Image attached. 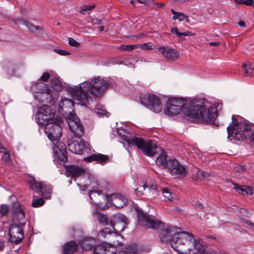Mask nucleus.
Here are the masks:
<instances>
[{
	"mask_svg": "<svg viewBox=\"0 0 254 254\" xmlns=\"http://www.w3.org/2000/svg\"><path fill=\"white\" fill-rule=\"evenodd\" d=\"M181 111L187 120L203 124H213L217 117L215 112L205 109L196 100L188 102L182 98L171 97L168 99L164 109L166 115L174 116Z\"/></svg>",
	"mask_w": 254,
	"mask_h": 254,
	"instance_id": "nucleus-1",
	"label": "nucleus"
},
{
	"mask_svg": "<svg viewBox=\"0 0 254 254\" xmlns=\"http://www.w3.org/2000/svg\"><path fill=\"white\" fill-rule=\"evenodd\" d=\"M110 85L108 81L99 76L86 81L73 87H68L67 90L74 100L81 104H89L92 98L89 94L96 97L102 96Z\"/></svg>",
	"mask_w": 254,
	"mask_h": 254,
	"instance_id": "nucleus-2",
	"label": "nucleus"
},
{
	"mask_svg": "<svg viewBox=\"0 0 254 254\" xmlns=\"http://www.w3.org/2000/svg\"><path fill=\"white\" fill-rule=\"evenodd\" d=\"M252 125H249L243 121L240 116L233 115L232 123L227 127L228 138L230 140L235 139L243 141L248 136H250L254 141V131L251 133Z\"/></svg>",
	"mask_w": 254,
	"mask_h": 254,
	"instance_id": "nucleus-3",
	"label": "nucleus"
},
{
	"mask_svg": "<svg viewBox=\"0 0 254 254\" xmlns=\"http://www.w3.org/2000/svg\"><path fill=\"white\" fill-rule=\"evenodd\" d=\"M118 134L122 140L127 143L128 146H136L147 156L152 157L156 152L157 146L150 140H145L136 136L130 138V134H126L124 130L118 131Z\"/></svg>",
	"mask_w": 254,
	"mask_h": 254,
	"instance_id": "nucleus-4",
	"label": "nucleus"
},
{
	"mask_svg": "<svg viewBox=\"0 0 254 254\" xmlns=\"http://www.w3.org/2000/svg\"><path fill=\"white\" fill-rule=\"evenodd\" d=\"M191 240H193V235L191 233L185 231L177 232L172 235L170 245L178 253L185 254L187 250H191Z\"/></svg>",
	"mask_w": 254,
	"mask_h": 254,
	"instance_id": "nucleus-5",
	"label": "nucleus"
},
{
	"mask_svg": "<svg viewBox=\"0 0 254 254\" xmlns=\"http://www.w3.org/2000/svg\"><path fill=\"white\" fill-rule=\"evenodd\" d=\"M54 114L50 106L44 105L40 107L36 114V122L39 125H45L53 121Z\"/></svg>",
	"mask_w": 254,
	"mask_h": 254,
	"instance_id": "nucleus-6",
	"label": "nucleus"
},
{
	"mask_svg": "<svg viewBox=\"0 0 254 254\" xmlns=\"http://www.w3.org/2000/svg\"><path fill=\"white\" fill-rule=\"evenodd\" d=\"M70 130L74 135L80 138L84 134V129L79 119L75 115L70 113L67 119Z\"/></svg>",
	"mask_w": 254,
	"mask_h": 254,
	"instance_id": "nucleus-7",
	"label": "nucleus"
},
{
	"mask_svg": "<svg viewBox=\"0 0 254 254\" xmlns=\"http://www.w3.org/2000/svg\"><path fill=\"white\" fill-rule=\"evenodd\" d=\"M141 103L147 107H149L155 113L161 112L162 105L159 98L153 94L142 96L140 99Z\"/></svg>",
	"mask_w": 254,
	"mask_h": 254,
	"instance_id": "nucleus-8",
	"label": "nucleus"
},
{
	"mask_svg": "<svg viewBox=\"0 0 254 254\" xmlns=\"http://www.w3.org/2000/svg\"><path fill=\"white\" fill-rule=\"evenodd\" d=\"M59 123L60 124L61 122H58V123L51 122L44 125L45 133L52 142L58 141L62 136V128Z\"/></svg>",
	"mask_w": 254,
	"mask_h": 254,
	"instance_id": "nucleus-9",
	"label": "nucleus"
},
{
	"mask_svg": "<svg viewBox=\"0 0 254 254\" xmlns=\"http://www.w3.org/2000/svg\"><path fill=\"white\" fill-rule=\"evenodd\" d=\"M166 169L173 176L184 177L187 175V171L184 166L181 165L176 159H169Z\"/></svg>",
	"mask_w": 254,
	"mask_h": 254,
	"instance_id": "nucleus-10",
	"label": "nucleus"
},
{
	"mask_svg": "<svg viewBox=\"0 0 254 254\" xmlns=\"http://www.w3.org/2000/svg\"><path fill=\"white\" fill-rule=\"evenodd\" d=\"M137 214L138 224L145 228H155L157 225H160L161 223L151 219L149 215L143 212L138 208H136Z\"/></svg>",
	"mask_w": 254,
	"mask_h": 254,
	"instance_id": "nucleus-11",
	"label": "nucleus"
},
{
	"mask_svg": "<svg viewBox=\"0 0 254 254\" xmlns=\"http://www.w3.org/2000/svg\"><path fill=\"white\" fill-rule=\"evenodd\" d=\"M9 241L11 243L19 244L24 237L23 230L21 227L17 224L10 225L9 228Z\"/></svg>",
	"mask_w": 254,
	"mask_h": 254,
	"instance_id": "nucleus-12",
	"label": "nucleus"
},
{
	"mask_svg": "<svg viewBox=\"0 0 254 254\" xmlns=\"http://www.w3.org/2000/svg\"><path fill=\"white\" fill-rule=\"evenodd\" d=\"M128 223L127 217L122 214H116L113 216V220L110 221V225L115 231H123Z\"/></svg>",
	"mask_w": 254,
	"mask_h": 254,
	"instance_id": "nucleus-13",
	"label": "nucleus"
},
{
	"mask_svg": "<svg viewBox=\"0 0 254 254\" xmlns=\"http://www.w3.org/2000/svg\"><path fill=\"white\" fill-rule=\"evenodd\" d=\"M104 196L107 202L112 204L118 208L122 207L127 203V199L121 194H105Z\"/></svg>",
	"mask_w": 254,
	"mask_h": 254,
	"instance_id": "nucleus-14",
	"label": "nucleus"
},
{
	"mask_svg": "<svg viewBox=\"0 0 254 254\" xmlns=\"http://www.w3.org/2000/svg\"><path fill=\"white\" fill-rule=\"evenodd\" d=\"M11 217L14 222L17 221L20 224H23L25 220V214L18 202H14L11 207Z\"/></svg>",
	"mask_w": 254,
	"mask_h": 254,
	"instance_id": "nucleus-15",
	"label": "nucleus"
},
{
	"mask_svg": "<svg viewBox=\"0 0 254 254\" xmlns=\"http://www.w3.org/2000/svg\"><path fill=\"white\" fill-rule=\"evenodd\" d=\"M87 144L82 139L79 142L73 140L68 143V147L71 152L77 154H82L86 149Z\"/></svg>",
	"mask_w": 254,
	"mask_h": 254,
	"instance_id": "nucleus-16",
	"label": "nucleus"
},
{
	"mask_svg": "<svg viewBox=\"0 0 254 254\" xmlns=\"http://www.w3.org/2000/svg\"><path fill=\"white\" fill-rule=\"evenodd\" d=\"M164 57L168 61H172L179 57V52L175 49L170 48L168 47H161L158 49Z\"/></svg>",
	"mask_w": 254,
	"mask_h": 254,
	"instance_id": "nucleus-17",
	"label": "nucleus"
},
{
	"mask_svg": "<svg viewBox=\"0 0 254 254\" xmlns=\"http://www.w3.org/2000/svg\"><path fill=\"white\" fill-rule=\"evenodd\" d=\"M54 152L55 157L60 161L63 162L67 161V152L64 144L62 142H57V144H55L54 147Z\"/></svg>",
	"mask_w": 254,
	"mask_h": 254,
	"instance_id": "nucleus-18",
	"label": "nucleus"
},
{
	"mask_svg": "<svg viewBox=\"0 0 254 254\" xmlns=\"http://www.w3.org/2000/svg\"><path fill=\"white\" fill-rule=\"evenodd\" d=\"M66 175L72 178H77L84 174L86 170L80 166L73 165H66L65 167Z\"/></svg>",
	"mask_w": 254,
	"mask_h": 254,
	"instance_id": "nucleus-19",
	"label": "nucleus"
},
{
	"mask_svg": "<svg viewBox=\"0 0 254 254\" xmlns=\"http://www.w3.org/2000/svg\"><path fill=\"white\" fill-rule=\"evenodd\" d=\"M83 160L89 163L96 161L101 164H104L108 162L109 157L106 155L97 153L92 154L89 156L84 158Z\"/></svg>",
	"mask_w": 254,
	"mask_h": 254,
	"instance_id": "nucleus-20",
	"label": "nucleus"
},
{
	"mask_svg": "<svg viewBox=\"0 0 254 254\" xmlns=\"http://www.w3.org/2000/svg\"><path fill=\"white\" fill-rule=\"evenodd\" d=\"M83 250L91 251L96 245V239L90 237L83 238L78 242Z\"/></svg>",
	"mask_w": 254,
	"mask_h": 254,
	"instance_id": "nucleus-21",
	"label": "nucleus"
},
{
	"mask_svg": "<svg viewBox=\"0 0 254 254\" xmlns=\"http://www.w3.org/2000/svg\"><path fill=\"white\" fill-rule=\"evenodd\" d=\"M176 228L172 226H166L160 231V240L163 243H167L171 241V236L173 232L176 231Z\"/></svg>",
	"mask_w": 254,
	"mask_h": 254,
	"instance_id": "nucleus-22",
	"label": "nucleus"
},
{
	"mask_svg": "<svg viewBox=\"0 0 254 254\" xmlns=\"http://www.w3.org/2000/svg\"><path fill=\"white\" fill-rule=\"evenodd\" d=\"M232 184L235 190L240 194L246 195H252L253 194V190L251 187L241 186L233 182H232Z\"/></svg>",
	"mask_w": 254,
	"mask_h": 254,
	"instance_id": "nucleus-23",
	"label": "nucleus"
},
{
	"mask_svg": "<svg viewBox=\"0 0 254 254\" xmlns=\"http://www.w3.org/2000/svg\"><path fill=\"white\" fill-rule=\"evenodd\" d=\"M76 250V244L73 241L67 242L63 247L62 254H73Z\"/></svg>",
	"mask_w": 254,
	"mask_h": 254,
	"instance_id": "nucleus-24",
	"label": "nucleus"
},
{
	"mask_svg": "<svg viewBox=\"0 0 254 254\" xmlns=\"http://www.w3.org/2000/svg\"><path fill=\"white\" fill-rule=\"evenodd\" d=\"M171 32L172 34L176 35L180 42L184 41L185 39V36H191L193 35V34L190 31H186L183 33L179 32L178 28L177 27L172 28L171 29Z\"/></svg>",
	"mask_w": 254,
	"mask_h": 254,
	"instance_id": "nucleus-25",
	"label": "nucleus"
},
{
	"mask_svg": "<svg viewBox=\"0 0 254 254\" xmlns=\"http://www.w3.org/2000/svg\"><path fill=\"white\" fill-rule=\"evenodd\" d=\"M29 185L33 190L40 193L44 187V184L42 182H38L36 181L35 178H32V179L29 181Z\"/></svg>",
	"mask_w": 254,
	"mask_h": 254,
	"instance_id": "nucleus-26",
	"label": "nucleus"
},
{
	"mask_svg": "<svg viewBox=\"0 0 254 254\" xmlns=\"http://www.w3.org/2000/svg\"><path fill=\"white\" fill-rule=\"evenodd\" d=\"M167 155L166 152L162 153L156 159V164L163 169H166L168 166Z\"/></svg>",
	"mask_w": 254,
	"mask_h": 254,
	"instance_id": "nucleus-27",
	"label": "nucleus"
},
{
	"mask_svg": "<svg viewBox=\"0 0 254 254\" xmlns=\"http://www.w3.org/2000/svg\"><path fill=\"white\" fill-rule=\"evenodd\" d=\"M51 86L56 91H61L63 89V84L60 77H54L51 78Z\"/></svg>",
	"mask_w": 254,
	"mask_h": 254,
	"instance_id": "nucleus-28",
	"label": "nucleus"
},
{
	"mask_svg": "<svg viewBox=\"0 0 254 254\" xmlns=\"http://www.w3.org/2000/svg\"><path fill=\"white\" fill-rule=\"evenodd\" d=\"M137 247L135 245H132L123 248L118 254H137Z\"/></svg>",
	"mask_w": 254,
	"mask_h": 254,
	"instance_id": "nucleus-29",
	"label": "nucleus"
},
{
	"mask_svg": "<svg viewBox=\"0 0 254 254\" xmlns=\"http://www.w3.org/2000/svg\"><path fill=\"white\" fill-rule=\"evenodd\" d=\"M15 23L16 24H22L25 25L27 27L28 30L30 32H35L37 31V30L41 29L39 26L33 25L32 24L30 23L28 21H25V20H15Z\"/></svg>",
	"mask_w": 254,
	"mask_h": 254,
	"instance_id": "nucleus-30",
	"label": "nucleus"
},
{
	"mask_svg": "<svg viewBox=\"0 0 254 254\" xmlns=\"http://www.w3.org/2000/svg\"><path fill=\"white\" fill-rule=\"evenodd\" d=\"M37 86L38 92L46 93L47 95H50L51 97H52V90L47 84L39 83L37 84Z\"/></svg>",
	"mask_w": 254,
	"mask_h": 254,
	"instance_id": "nucleus-31",
	"label": "nucleus"
},
{
	"mask_svg": "<svg viewBox=\"0 0 254 254\" xmlns=\"http://www.w3.org/2000/svg\"><path fill=\"white\" fill-rule=\"evenodd\" d=\"M52 188L50 185H46L44 184V187L40 192L41 195L44 198L49 199L51 197L52 193Z\"/></svg>",
	"mask_w": 254,
	"mask_h": 254,
	"instance_id": "nucleus-32",
	"label": "nucleus"
},
{
	"mask_svg": "<svg viewBox=\"0 0 254 254\" xmlns=\"http://www.w3.org/2000/svg\"><path fill=\"white\" fill-rule=\"evenodd\" d=\"M242 68L245 76H251L253 74L254 67L251 64H242Z\"/></svg>",
	"mask_w": 254,
	"mask_h": 254,
	"instance_id": "nucleus-33",
	"label": "nucleus"
},
{
	"mask_svg": "<svg viewBox=\"0 0 254 254\" xmlns=\"http://www.w3.org/2000/svg\"><path fill=\"white\" fill-rule=\"evenodd\" d=\"M106 249V243H102L100 244L96 245L93 248V251L94 254H104Z\"/></svg>",
	"mask_w": 254,
	"mask_h": 254,
	"instance_id": "nucleus-34",
	"label": "nucleus"
},
{
	"mask_svg": "<svg viewBox=\"0 0 254 254\" xmlns=\"http://www.w3.org/2000/svg\"><path fill=\"white\" fill-rule=\"evenodd\" d=\"M45 200L43 198L34 196L31 205L33 207H39L43 206Z\"/></svg>",
	"mask_w": 254,
	"mask_h": 254,
	"instance_id": "nucleus-35",
	"label": "nucleus"
},
{
	"mask_svg": "<svg viewBox=\"0 0 254 254\" xmlns=\"http://www.w3.org/2000/svg\"><path fill=\"white\" fill-rule=\"evenodd\" d=\"M117 249L113 245L106 243V249L104 254H116Z\"/></svg>",
	"mask_w": 254,
	"mask_h": 254,
	"instance_id": "nucleus-36",
	"label": "nucleus"
},
{
	"mask_svg": "<svg viewBox=\"0 0 254 254\" xmlns=\"http://www.w3.org/2000/svg\"><path fill=\"white\" fill-rule=\"evenodd\" d=\"M210 176V173L205 171L198 170L196 173V177L200 180H207Z\"/></svg>",
	"mask_w": 254,
	"mask_h": 254,
	"instance_id": "nucleus-37",
	"label": "nucleus"
},
{
	"mask_svg": "<svg viewBox=\"0 0 254 254\" xmlns=\"http://www.w3.org/2000/svg\"><path fill=\"white\" fill-rule=\"evenodd\" d=\"M137 47L136 45H121L119 49L123 51L130 52Z\"/></svg>",
	"mask_w": 254,
	"mask_h": 254,
	"instance_id": "nucleus-38",
	"label": "nucleus"
},
{
	"mask_svg": "<svg viewBox=\"0 0 254 254\" xmlns=\"http://www.w3.org/2000/svg\"><path fill=\"white\" fill-rule=\"evenodd\" d=\"M98 220L104 225H107L109 222L108 218L107 216L101 213H99L97 215Z\"/></svg>",
	"mask_w": 254,
	"mask_h": 254,
	"instance_id": "nucleus-39",
	"label": "nucleus"
},
{
	"mask_svg": "<svg viewBox=\"0 0 254 254\" xmlns=\"http://www.w3.org/2000/svg\"><path fill=\"white\" fill-rule=\"evenodd\" d=\"M97 193L98 195L99 196L100 194H102V190H90L89 192V196L90 197V200H91V202L96 205H98V204L97 203H96L93 199V198H92V195L93 194L94 195V196L96 195V193Z\"/></svg>",
	"mask_w": 254,
	"mask_h": 254,
	"instance_id": "nucleus-40",
	"label": "nucleus"
},
{
	"mask_svg": "<svg viewBox=\"0 0 254 254\" xmlns=\"http://www.w3.org/2000/svg\"><path fill=\"white\" fill-rule=\"evenodd\" d=\"M162 193L164 197V200H171L172 198L171 193L169 191V189L168 188H164L162 190Z\"/></svg>",
	"mask_w": 254,
	"mask_h": 254,
	"instance_id": "nucleus-41",
	"label": "nucleus"
},
{
	"mask_svg": "<svg viewBox=\"0 0 254 254\" xmlns=\"http://www.w3.org/2000/svg\"><path fill=\"white\" fill-rule=\"evenodd\" d=\"M235 2L239 4H245L248 6L253 5L254 0H234Z\"/></svg>",
	"mask_w": 254,
	"mask_h": 254,
	"instance_id": "nucleus-42",
	"label": "nucleus"
},
{
	"mask_svg": "<svg viewBox=\"0 0 254 254\" xmlns=\"http://www.w3.org/2000/svg\"><path fill=\"white\" fill-rule=\"evenodd\" d=\"M9 207L7 205L2 204L0 207V214L2 216H6L9 212Z\"/></svg>",
	"mask_w": 254,
	"mask_h": 254,
	"instance_id": "nucleus-43",
	"label": "nucleus"
},
{
	"mask_svg": "<svg viewBox=\"0 0 254 254\" xmlns=\"http://www.w3.org/2000/svg\"><path fill=\"white\" fill-rule=\"evenodd\" d=\"M112 233V231L111 230L108 228H106L101 231H99L98 233V235L99 236L103 237L105 238L107 236V234H110Z\"/></svg>",
	"mask_w": 254,
	"mask_h": 254,
	"instance_id": "nucleus-44",
	"label": "nucleus"
},
{
	"mask_svg": "<svg viewBox=\"0 0 254 254\" xmlns=\"http://www.w3.org/2000/svg\"><path fill=\"white\" fill-rule=\"evenodd\" d=\"M147 185L146 184H143L142 187H140V188H137L135 189V193L136 195H142L143 194V190H145L146 188Z\"/></svg>",
	"mask_w": 254,
	"mask_h": 254,
	"instance_id": "nucleus-45",
	"label": "nucleus"
},
{
	"mask_svg": "<svg viewBox=\"0 0 254 254\" xmlns=\"http://www.w3.org/2000/svg\"><path fill=\"white\" fill-rule=\"evenodd\" d=\"M185 18V15L181 12H178L177 15H174L172 17L173 20H176L178 19L179 21H183Z\"/></svg>",
	"mask_w": 254,
	"mask_h": 254,
	"instance_id": "nucleus-46",
	"label": "nucleus"
},
{
	"mask_svg": "<svg viewBox=\"0 0 254 254\" xmlns=\"http://www.w3.org/2000/svg\"><path fill=\"white\" fill-rule=\"evenodd\" d=\"M50 77V74L48 72H45L43 73L40 78V80L43 82H46Z\"/></svg>",
	"mask_w": 254,
	"mask_h": 254,
	"instance_id": "nucleus-47",
	"label": "nucleus"
},
{
	"mask_svg": "<svg viewBox=\"0 0 254 254\" xmlns=\"http://www.w3.org/2000/svg\"><path fill=\"white\" fill-rule=\"evenodd\" d=\"M137 48H140L142 49L152 50V47L150 43H144L142 44L137 45Z\"/></svg>",
	"mask_w": 254,
	"mask_h": 254,
	"instance_id": "nucleus-48",
	"label": "nucleus"
},
{
	"mask_svg": "<svg viewBox=\"0 0 254 254\" xmlns=\"http://www.w3.org/2000/svg\"><path fill=\"white\" fill-rule=\"evenodd\" d=\"M68 44L70 46H73V47H78L79 46V43H78V42H77L76 41H75L73 38H69L68 39Z\"/></svg>",
	"mask_w": 254,
	"mask_h": 254,
	"instance_id": "nucleus-49",
	"label": "nucleus"
},
{
	"mask_svg": "<svg viewBox=\"0 0 254 254\" xmlns=\"http://www.w3.org/2000/svg\"><path fill=\"white\" fill-rule=\"evenodd\" d=\"M55 51L61 55L66 56V55H68L69 54V52L64 51V50H59V49H55Z\"/></svg>",
	"mask_w": 254,
	"mask_h": 254,
	"instance_id": "nucleus-50",
	"label": "nucleus"
},
{
	"mask_svg": "<svg viewBox=\"0 0 254 254\" xmlns=\"http://www.w3.org/2000/svg\"><path fill=\"white\" fill-rule=\"evenodd\" d=\"M146 187H148L149 190L150 191H153L154 192L156 191L157 187L155 184H152L151 185H147Z\"/></svg>",
	"mask_w": 254,
	"mask_h": 254,
	"instance_id": "nucleus-51",
	"label": "nucleus"
},
{
	"mask_svg": "<svg viewBox=\"0 0 254 254\" xmlns=\"http://www.w3.org/2000/svg\"><path fill=\"white\" fill-rule=\"evenodd\" d=\"M246 169V166L245 165H240L236 167V170L237 172H242Z\"/></svg>",
	"mask_w": 254,
	"mask_h": 254,
	"instance_id": "nucleus-52",
	"label": "nucleus"
},
{
	"mask_svg": "<svg viewBox=\"0 0 254 254\" xmlns=\"http://www.w3.org/2000/svg\"><path fill=\"white\" fill-rule=\"evenodd\" d=\"M94 5H86L85 6V9H82L81 11V13L82 14H85V11L86 10H90L92 8H93V7H94Z\"/></svg>",
	"mask_w": 254,
	"mask_h": 254,
	"instance_id": "nucleus-53",
	"label": "nucleus"
},
{
	"mask_svg": "<svg viewBox=\"0 0 254 254\" xmlns=\"http://www.w3.org/2000/svg\"><path fill=\"white\" fill-rule=\"evenodd\" d=\"M238 24L240 27H245L246 26L245 22L244 21H239Z\"/></svg>",
	"mask_w": 254,
	"mask_h": 254,
	"instance_id": "nucleus-54",
	"label": "nucleus"
},
{
	"mask_svg": "<svg viewBox=\"0 0 254 254\" xmlns=\"http://www.w3.org/2000/svg\"><path fill=\"white\" fill-rule=\"evenodd\" d=\"M90 185L91 188L94 189L97 185V184L96 181H93L92 183H91Z\"/></svg>",
	"mask_w": 254,
	"mask_h": 254,
	"instance_id": "nucleus-55",
	"label": "nucleus"
},
{
	"mask_svg": "<svg viewBox=\"0 0 254 254\" xmlns=\"http://www.w3.org/2000/svg\"><path fill=\"white\" fill-rule=\"evenodd\" d=\"M145 36V35L143 34V33H141V34H137V35H135L133 37L136 38V39H138L141 37H144Z\"/></svg>",
	"mask_w": 254,
	"mask_h": 254,
	"instance_id": "nucleus-56",
	"label": "nucleus"
},
{
	"mask_svg": "<svg viewBox=\"0 0 254 254\" xmlns=\"http://www.w3.org/2000/svg\"><path fill=\"white\" fill-rule=\"evenodd\" d=\"M140 3L146 4L148 2V0H136Z\"/></svg>",
	"mask_w": 254,
	"mask_h": 254,
	"instance_id": "nucleus-57",
	"label": "nucleus"
},
{
	"mask_svg": "<svg viewBox=\"0 0 254 254\" xmlns=\"http://www.w3.org/2000/svg\"><path fill=\"white\" fill-rule=\"evenodd\" d=\"M94 22L96 24H103L102 20L98 19H96L95 20V21H94Z\"/></svg>",
	"mask_w": 254,
	"mask_h": 254,
	"instance_id": "nucleus-58",
	"label": "nucleus"
},
{
	"mask_svg": "<svg viewBox=\"0 0 254 254\" xmlns=\"http://www.w3.org/2000/svg\"><path fill=\"white\" fill-rule=\"evenodd\" d=\"M210 45L211 46H217L220 44V42H211L209 43Z\"/></svg>",
	"mask_w": 254,
	"mask_h": 254,
	"instance_id": "nucleus-59",
	"label": "nucleus"
},
{
	"mask_svg": "<svg viewBox=\"0 0 254 254\" xmlns=\"http://www.w3.org/2000/svg\"><path fill=\"white\" fill-rule=\"evenodd\" d=\"M146 62V61L143 58L141 57L137 60L136 62Z\"/></svg>",
	"mask_w": 254,
	"mask_h": 254,
	"instance_id": "nucleus-60",
	"label": "nucleus"
},
{
	"mask_svg": "<svg viewBox=\"0 0 254 254\" xmlns=\"http://www.w3.org/2000/svg\"><path fill=\"white\" fill-rule=\"evenodd\" d=\"M87 187H88L87 185H83L82 186L80 187V189L82 190H85L87 189Z\"/></svg>",
	"mask_w": 254,
	"mask_h": 254,
	"instance_id": "nucleus-61",
	"label": "nucleus"
},
{
	"mask_svg": "<svg viewBox=\"0 0 254 254\" xmlns=\"http://www.w3.org/2000/svg\"><path fill=\"white\" fill-rule=\"evenodd\" d=\"M98 29L99 30V31H102L104 30V27L103 26H100L98 27Z\"/></svg>",
	"mask_w": 254,
	"mask_h": 254,
	"instance_id": "nucleus-62",
	"label": "nucleus"
},
{
	"mask_svg": "<svg viewBox=\"0 0 254 254\" xmlns=\"http://www.w3.org/2000/svg\"><path fill=\"white\" fill-rule=\"evenodd\" d=\"M242 222L244 223V224H248V222H249V221H248L247 220H246L245 219H243L242 220Z\"/></svg>",
	"mask_w": 254,
	"mask_h": 254,
	"instance_id": "nucleus-63",
	"label": "nucleus"
},
{
	"mask_svg": "<svg viewBox=\"0 0 254 254\" xmlns=\"http://www.w3.org/2000/svg\"><path fill=\"white\" fill-rule=\"evenodd\" d=\"M248 224L251 227H254V223H253V222L249 221Z\"/></svg>",
	"mask_w": 254,
	"mask_h": 254,
	"instance_id": "nucleus-64",
	"label": "nucleus"
}]
</instances>
